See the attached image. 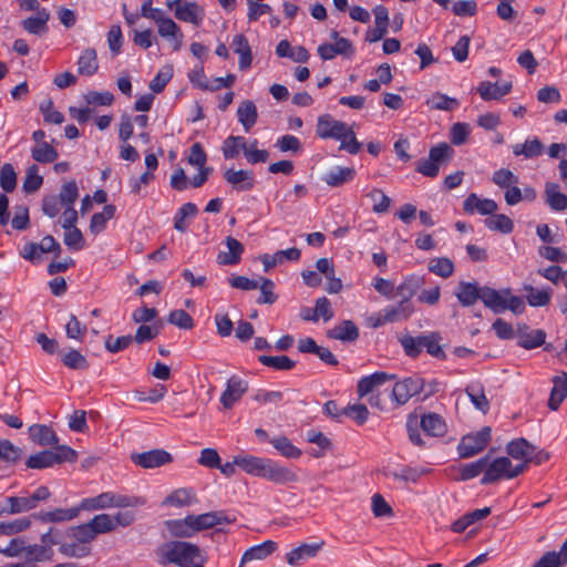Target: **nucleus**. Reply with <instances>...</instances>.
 I'll use <instances>...</instances> for the list:
<instances>
[{"label":"nucleus","mask_w":567,"mask_h":567,"mask_svg":"<svg viewBox=\"0 0 567 567\" xmlns=\"http://www.w3.org/2000/svg\"><path fill=\"white\" fill-rule=\"evenodd\" d=\"M155 557L161 566L204 567L205 557L202 549L188 542L169 540L155 549Z\"/></svg>","instance_id":"obj_1"},{"label":"nucleus","mask_w":567,"mask_h":567,"mask_svg":"<svg viewBox=\"0 0 567 567\" xmlns=\"http://www.w3.org/2000/svg\"><path fill=\"white\" fill-rule=\"evenodd\" d=\"M235 463L249 475L266 478L275 484L285 485L298 481V475L270 458L254 455H237Z\"/></svg>","instance_id":"obj_2"},{"label":"nucleus","mask_w":567,"mask_h":567,"mask_svg":"<svg viewBox=\"0 0 567 567\" xmlns=\"http://www.w3.org/2000/svg\"><path fill=\"white\" fill-rule=\"evenodd\" d=\"M144 502L137 496H127L114 492H104L94 497L83 498L79 504L81 511H102L113 507H136Z\"/></svg>","instance_id":"obj_3"},{"label":"nucleus","mask_w":567,"mask_h":567,"mask_svg":"<svg viewBox=\"0 0 567 567\" xmlns=\"http://www.w3.org/2000/svg\"><path fill=\"white\" fill-rule=\"evenodd\" d=\"M76 453L66 445H58L55 450H44L31 455L27 461L29 468H45L63 462H74Z\"/></svg>","instance_id":"obj_4"},{"label":"nucleus","mask_w":567,"mask_h":567,"mask_svg":"<svg viewBox=\"0 0 567 567\" xmlns=\"http://www.w3.org/2000/svg\"><path fill=\"white\" fill-rule=\"evenodd\" d=\"M453 152V148L446 143L432 147L429 157L417 162L416 172L426 177L437 176L440 166L452 157Z\"/></svg>","instance_id":"obj_5"},{"label":"nucleus","mask_w":567,"mask_h":567,"mask_svg":"<svg viewBox=\"0 0 567 567\" xmlns=\"http://www.w3.org/2000/svg\"><path fill=\"white\" fill-rule=\"evenodd\" d=\"M425 382L419 375H412L396 382L391 392V399L396 406L406 404L411 398L424 390Z\"/></svg>","instance_id":"obj_6"},{"label":"nucleus","mask_w":567,"mask_h":567,"mask_svg":"<svg viewBox=\"0 0 567 567\" xmlns=\"http://www.w3.org/2000/svg\"><path fill=\"white\" fill-rule=\"evenodd\" d=\"M491 427L485 426L474 434L463 436L457 445L458 455L462 458H468L482 452L491 440Z\"/></svg>","instance_id":"obj_7"},{"label":"nucleus","mask_w":567,"mask_h":567,"mask_svg":"<svg viewBox=\"0 0 567 567\" xmlns=\"http://www.w3.org/2000/svg\"><path fill=\"white\" fill-rule=\"evenodd\" d=\"M132 462L142 468H156L173 462L172 455L165 450L156 449L142 453H133Z\"/></svg>","instance_id":"obj_8"},{"label":"nucleus","mask_w":567,"mask_h":567,"mask_svg":"<svg viewBox=\"0 0 567 567\" xmlns=\"http://www.w3.org/2000/svg\"><path fill=\"white\" fill-rule=\"evenodd\" d=\"M349 125L342 121L334 120L330 114L318 117L316 133L320 138H341Z\"/></svg>","instance_id":"obj_9"},{"label":"nucleus","mask_w":567,"mask_h":567,"mask_svg":"<svg viewBox=\"0 0 567 567\" xmlns=\"http://www.w3.org/2000/svg\"><path fill=\"white\" fill-rule=\"evenodd\" d=\"M516 338L519 347L530 350L545 343L546 333L542 329H530L527 324H518Z\"/></svg>","instance_id":"obj_10"},{"label":"nucleus","mask_w":567,"mask_h":567,"mask_svg":"<svg viewBox=\"0 0 567 567\" xmlns=\"http://www.w3.org/2000/svg\"><path fill=\"white\" fill-rule=\"evenodd\" d=\"M509 470L511 460L508 457L502 456L492 462L488 461L481 484L486 485L501 478H508Z\"/></svg>","instance_id":"obj_11"},{"label":"nucleus","mask_w":567,"mask_h":567,"mask_svg":"<svg viewBox=\"0 0 567 567\" xmlns=\"http://www.w3.org/2000/svg\"><path fill=\"white\" fill-rule=\"evenodd\" d=\"M248 383L238 377H231L220 396V403L225 409H231L236 402L247 392Z\"/></svg>","instance_id":"obj_12"},{"label":"nucleus","mask_w":567,"mask_h":567,"mask_svg":"<svg viewBox=\"0 0 567 567\" xmlns=\"http://www.w3.org/2000/svg\"><path fill=\"white\" fill-rule=\"evenodd\" d=\"M513 84L511 81L492 83L489 81H482L476 87L477 93L484 101L501 100L512 91Z\"/></svg>","instance_id":"obj_13"},{"label":"nucleus","mask_w":567,"mask_h":567,"mask_svg":"<svg viewBox=\"0 0 567 567\" xmlns=\"http://www.w3.org/2000/svg\"><path fill=\"white\" fill-rule=\"evenodd\" d=\"M395 375L386 372H375L371 375L363 377L357 386L359 398H364L369 394L379 392L378 388L384 384L386 381L394 380Z\"/></svg>","instance_id":"obj_14"},{"label":"nucleus","mask_w":567,"mask_h":567,"mask_svg":"<svg viewBox=\"0 0 567 567\" xmlns=\"http://www.w3.org/2000/svg\"><path fill=\"white\" fill-rule=\"evenodd\" d=\"M196 534L213 528L217 525L231 523L234 519L229 518L223 511L208 512L199 515H190Z\"/></svg>","instance_id":"obj_15"},{"label":"nucleus","mask_w":567,"mask_h":567,"mask_svg":"<svg viewBox=\"0 0 567 567\" xmlns=\"http://www.w3.org/2000/svg\"><path fill=\"white\" fill-rule=\"evenodd\" d=\"M482 287L473 281H460L454 290V295L463 307H471L481 300Z\"/></svg>","instance_id":"obj_16"},{"label":"nucleus","mask_w":567,"mask_h":567,"mask_svg":"<svg viewBox=\"0 0 567 567\" xmlns=\"http://www.w3.org/2000/svg\"><path fill=\"white\" fill-rule=\"evenodd\" d=\"M498 206L495 200L480 198L476 194H470L463 203V209L467 214L477 212L481 215H493Z\"/></svg>","instance_id":"obj_17"},{"label":"nucleus","mask_w":567,"mask_h":567,"mask_svg":"<svg viewBox=\"0 0 567 567\" xmlns=\"http://www.w3.org/2000/svg\"><path fill=\"white\" fill-rule=\"evenodd\" d=\"M224 178L239 192L250 190L255 185L254 174L247 169L235 171L229 168L224 173Z\"/></svg>","instance_id":"obj_18"},{"label":"nucleus","mask_w":567,"mask_h":567,"mask_svg":"<svg viewBox=\"0 0 567 567\" xmlns=\"http://www.w3.org/2000/svg\"><path fill=\"white\" fill-rule=\"evenodd\" d=\"M50 20V12L42 8L35 17H29L21 21V27L24 31L33 35H44L49 28L48 22Z\"/></svg>","instance_id":"obj_19"},{"label":"nucleus","mask_w":567,"mask_h":567,"mask_svg":"<svg viewBox=\"0 0 567 567\" xmlns=\"http://www.w3.org/2000/svg\"><path fill=\"white\" fill-rule=\"evenodd\" d=\"M165 526L169 535L175 538H189L196 534L190 515L185 518L168 519Z\"/></svg>","instance_id":"obj_20"},{"label":"nucleus","mask_w":567,"mask_h":567,"mask_svg":"<svg viewBox=\"0 0 567 567\" xmlns=\"http://www.w3.org/2000/svg\"><path fill=\"white\" fill-rule=\"evenodd\" d=\"M277 547L278 545L274 540H266L259 545L248 548L241 557L239 567H243L246 563L252 560L266 559L277 549Z\"/></svg>","instance_id":"obj_21"},{"label":"nucleus","mask_w":567,"mask_h":567,"mask_svg":"<svg viewBox=\"0 0 567 567\" xmlns=\"http://www.w3.org/2000/svg\"><path fill=\"white\" fill-rule=\"evenodd\" d=\"M481 292V301L485 307L491 309L494 313L504 312V306L507 296L504 293V290L497 291L491 287L483 286Z\"/></svg>","instance_id":"obj_22"},{"label":"nucleus","mask_w":567,"mask_h":567,"mask_svg":"<svg viewBox=\"0 0 567 567\" xmlns=\"http://www.w3.org/2000/svg\"><path fill=\"white\" fill-rule=\"evenodd\" d=\"M226 246L228 251H220L217 256L219 265H236L240 261L241 254L244 252L243 244L234 237L226 238Z\"/></svg>","instance_id":"obj_23"},{"label":"nucleus","mask_w":567,"mask_h":567,"mask_svg":"<svg viewBox=\"0 0 567 567\" xmlns=\"http://www.w3.org/2000/svg\"><path fill=\"white\" fill-rule=\"evenodd\" d=\"M424 277L412 275L406 277L396 288L395 296L400 297V301L410 302L411 298L424 285Z\"/></svg>","instance_id":"obj_24"},{"label":"nucleus","mask_w":567,"mask_h":567,"mask_svg":"<svg viewBox=\"0 0 567 567\" xmlns=\"http://www.w3.org/2000/svg\"><path fill=\"white\" fill-rule=\"evenodd\" d=\"M545 147L538 137L527 138L524 143H517L512 146L515 156L525 158H535L543 154Z\"/></svg>","instance_id":"obj_25"},{"label":"nucleus","mask_w":567,"mask_h":567,"mask_svg":"<svg viewBox=\"0 0 567 567\" xmlns=\"http://www.w3.org/2000/svg\"><path fill=\"white\" fill-rule=\"evenodd\" d=\"M80 514L79 507L72 508H55L53 511H47L39 513L35 518L42 523H61L69 522L78 517Z\"/></svg>","instance_id":"obj_26"},{"label":"nucleus","mask_w":567,"mask_h":567,"mask_svg":"<svg viewBox=\"0 0 567 567\" xmlns=\"http://www.w3.org/2000/svg\"><path fill=\"white\" fill-rule=\"evenodd\" d=\"M29 434L31 440L41 446L55 445L59 442L55 432L44 424L31 425Z\"/></svg>","instance_id":"obj_27"},{"label":"nucleus","mask_w":567,"mask_h":567,"mask_svg":"<svg viewBox=\"0 0 567 567\" xmlns=\"http://www.w3.org/2000/svg\"><path fill=\"white\" fill-rule=\"evenodd\" d=\"M546 203L556 212L567 209V196L560 190L556 183L547 182L545 184Z\"/></svg>","instance_id":"obj_28"},{"label":"nucleus","mask_w":567,"mask_h":567,"mask_svg":"<svg viewBox=\"0 0 567 567\" xmlns=\"http://www.w3.org/2000/svg\"><path fill=\"white\" fill-rule=\"evenodd\" d=\"M355 171L352 167L337 166L324 174L322 181L331 186L339 187L354 178Z\"/></svg>","instance_id":"obj_29"},{"label":"nucleus","mask_w":567,"mask_h":567,"mask_svg":"<svg viewBox=\"0 0 567 567\" xmlns=\"http://www.w3.org/2000/svg\"><path fill=\"white\" fill-rule=\"evenodd\" d=\"M382 311L385 321L399 322L408 320L413 315L414 307L411 302L400 301L395 306H386Z\"/></svg>","instance_id":"obj_30"},{"label":"nucleus","mask_w":567,"mask_h":567,"mask_svg":"<svg viewBox=\"0 0 567 567\" xmlns=\"http://www.w3.org/2000/svg\"><path fill=\"white\" fill-rule=\"evenodd\" d=\"M237 118L244 126L245 132H249L258 118L255 103L250 100L243 101L237 109Z\"/></svg>","instance_id":"obj_31"},{"label":"nucleus","mask_w":567,"mask_h":567,"mask_svg":"<svg viewBox=\"0 0 567 567\" xmlns=\"http://www.w3.org/2000/svg\"><path fill=\"white\" fill-rule=\"evenodd\" d=\"M320 544H302L299 547L289 551L286 556L287 563L291 566H297L301 560L315 557L322 547Z\"/></svg>","instance_id":"obj_32"},{"label":"nucleus","mask_w":567,"mask_h":567,"mask_svg":"<svg viewBox=\"0 0 567 567\" xmlns=\"http://www.w3.org/2000/svg\"><path fill=\"white\" fill-rule=\"evenodd\" d=\"M99 70L97 54L95 49H85L78 60V72L81 75L92 76Z\"/></svg>","instance_id":"obj_33"},{"label":"nucleus","mask_w":567,"mask_h":567,"mask_svg":"<svg viewBox=\"0 0 567 567\" xmlns=\"http://www.w3.org/2000/svg\"><path fill=\"white\" fill-rule=\"evenodd\" d=\"M421 427L431 436H443L446 432L444 420L436 413L424 414L421 417Z\"/></svg>","instance_id":"obj_34"},{"label":"nucleus","mask_w":567,"mask_h":567,"mask_svg":"<svg viewBox=\"0 0 567 567\" xmlns=\"http://www.w3.org/2000/svg\"><path fill=\"white\" fill-rule=\"evenodd\" d=\"M328 337L343 342H352L358 339L359 330L352 321L344 320L340 324L331 329L328 332Z\"/></svg>","instance_id":"obj_35"},{"label":"nucleus","mask_w":567,"mask_h":567,"mask_svg":"<svg viewBox=\"0 0 567 567\" xmlns=\"http://www.w3.org/2000/svg\"><path fill=\"white\" fill-rule=\"evenodd\" d=\"M231 45L234 51L239 54V69L247 70L251 65L252 56L249 43L244 34L234 37Z\"/></svg>","instance_id":"obj_36"},{"label":"nucleus","mask_w":567,"mask_h":567,"mask_svg":"<svg viewBox=\"0 0 567 567\" xmlns=\"http://www.w3.org/2000/svg\"><path fill=\"white\" fill-rule=\"evenodd\" d=\"M567 396V373H563L559 377H555L554 386L550 392L548 400V406L551 410H557L561 402Z\"/></svg>","instance_id":"obj_37"},{"label":"nucleus","mask_w":567,"mask_h":567,"mask_svg":"<svg viewBox=\"0 0 567 567\" xmlns=\"http://www.w3.org/2000/svg\"><path fill=\"white\" fill-rule=\"evenodd\" d=\"M506 451L515 460L528 461L529 455L535 451V446L532 445L527 440L520 437L511 441Z\"/></svg>","instance_id":"obj_38"},{"label":"nucleus","mask_w":567,"mask_h":567,"mask_svg":"<svg viewBox=\"0 0 567 567\" xmlns=\"http://www.w3.org/2000/svg\"><path fill=\"white\" fill-rule=\"evenodd\" d=\"M525 297L529 306L544 307L549 303L551 297V289L544 288L537 289L530 285L524 286Z\"/></svg>","instance_id":"obj_39"},{"label":"nucleus","mask_w":567,"mask_h":567,"mask_svg":"<svg viewBox=\"0 0 567 567\" xmlns=\"http://www.w3.org/2000/svg\"><path fill=\"white\" fill-rule=\"evenodd\" d=\"M247 146V141L244 136H228L223 143V155L225 158H236L239 155V152H245Z\"/></svg>","instance_id":"obj_40"},{"label":"nucleus","mask_w":567,"mask_h":567,"mask_svg":"<svg viewBox=\"0 0 567 567\" xmlns=\"http://www.w3.org/2000/svg\"><path fill=\"white\" fill-rule=\"evenodd\" d=\"M258 361L278 371H290L296 367V362L287 355H259Z\"/></svg>","instance_id":"obj_41"},{"label":"nucleus","mask_w":567,"mask_h":567,"mask_svg":"<svg viewBox=\"0 0 567 567\" xmlns=\"http://www.w3.org/2000/svg\"><path fill=\"white\" fill-rule=\"evenodd\" d=\"M427 268L432 274L444 279L451 277L454 272V264L447 257H435L430 259Z\"/></svg>","instance_id":"obj_42"},{"label":"nucleus","mask_w":567,"mask_h":567,"mask_svg":"<svg viewBox=\"0 0 567 567\" xmlns=\"http://www.w3.org/2000/svg\"><path fill=\"white\" fill-rule=\"evenodd\" d=\"M114 205H105L103 212L95 213L90 221V230L93 234H99L105 229L107 220L112 219L115 215Z\"/></svg>","instance_id":"obj_43"},{"label":"nucleus","mask_w":567,"mask_h":567,"mask_svg":"<svg viewBox=\"0 0 567 567\" xmlns=\"http://www.w3.org/2000/svg\"><path fill=\"white\" fill-rule=\"evenodd\" d=\"M269 442L282 456L287 458H298L301 455V451L284 435L272 437Z\"/></svg>","instance_id":"obj_44"},{"label":"nucleus","mask_w":567,"mask_h":567,"mask_svg":"<svg viewBox=\"0 0 567 567\" xmlns=\"http://www.w3.org/2000/svg\"><path fill=\"white\" fill-rule=\"evenodd\" d=\"M488 456H484L475 462L463 464L460 466V481H468L478 476L482 472L485 473L487 466Z\"/></svg>","instance_id":"obj_45"},{"label":"nucleus","mask_w":567,"mask_h":567,"mask_svg":"<svg viewBox=\"0 0 567 567\" xmlns=\"http://www.w3.org/2000/svg\"><path fill=\"white\" fill-rule=\"evenodd\" d=\"M175 17L185 22L198 25L202 21L199 9L195 3H185L175 8Z\"/></svg>","instance_id":"obj_46"},{"label":"nucleus","mask_w":567,"mask_h":567,"mask_svg":"<svg viewBox=\"0 0 567 567\" xmlns=\"http://www.w3.org/2000/svg\"><path fill=\"white\" fill-rule=\"evenodd\" d=\"M426 105L432 110L453 111L458 107L460 103L456 99L437 92L427 99Z\"/></svg>","instance_id":"obj_47"},{"label":"nucleus","mask_w":567,"mask_h":567,"mask_svg":"<svg viewBox=\"0 0 567 567\" xmlns=\"http://www.w3.org/2000/svg\"><path fill=\"white\" fill-rule=\"evenodd\" d=\"M198 209L195 204L186 203L184 204L174 217V228L181 233L186 231L188 228V224L186 223V218L195 217Z\"/></svg>","instance_id":"obj_48"},{"label":"nucleus","mask_w":567,"mask_h":567,"mask_svg":"<svg viewBox=\"0 0 567 567\" xmlns=\"http://www.w3.org/2000/svg\"><path fill=\"white\" fill-rule=\"evenodd\" d=\"M466 393L474 404V406L483 413H486L489 409V402L483 391V388L478 384H471L466 388Z\"/></svg>","instance_id":"obj_49"},{"label":"nucleus","mask_w":567,"mask_h":567,"mask_svg":"<svg viewBox=\"0 0 567 567\" xmlns=\"http://www.w3.org/2000/svg\"><path fill=\"white\" fill-rule=\"evenodd\" d=\"M31 155L35 162L47 164L54 162L59 153L49 143H40L32 148Z\"/></svg>","instance_id":"obj_50"},{"label":"nucleus","mask_w":567,"mask_h":567,"mask_svg":"<svg viewBox=\"0 0 567 567\" xmlns=\"http://www.w3.org/2000/svg\"><path fill=\"white\" fill-rule=\"evenodd\" d=\"M485 225L491 230H497L503 234H509L514 229L513 220L504 214H497L485 219Z\"/></svg>","instance_id":"obj_51"},{"label":"nucleus","mask_w":567,"mask_h":567,"mask_svg":"<svg viewBox=\"0 0 567 567\" xmlns=\"http://www.w3.org/2000/svg\"><path fill=\"white\" fill-rule=\"evenodd\" d=\"M404 353L410 358H416L423 350V336H403L399 339Z\"/></svg>","instance_id":"obj_52"},{"label":"nucleus","mask_w":567,"mask_h":567,"mask_svg":"<svg viewBox=\"0 0 567 567\" xmlns=\"http://www.w3.org/2000/svg\"><path fill=\"white\" fill-rule=\"evenodd\" d=\"M31 526V520L28 517H21L11 522H1L0 523V536L6 535H14L21 532L27 530Z\"/></svg>","instance_id":"obj_53"},{"label":"nucleus","mask_w":567,"mask_h":567,"mask_svg":"<svg viewBox=\"0 0 567 567\" xmlns=\"http://www.w3.org/2000/svg\"><path fill=\"white\" fill-rule=\"evenodd\" d=\"M61 360L65 367L72 370H85L89 367L86 358L75 349L64 353Z\"/></svg>","instance_id":"obj_54"},{"label":"nucleus","mask_w":567,"mask_h":567,"mask_svg":"<svg viewBox=\"0 0 567 567\" xmlns=\"http://www.w3.org/2000/svg\"><path fill=\"white\" fill-rule=\"evenodd\" d=\"M194 501V493L189 488H178L171 493L166 499L165 504L172 505V506H186L190 505Z\"/></svg>","instance_id":"obj_55"},{"label":"nucleus","mask_w":567,"mask_h":567,"mask_svg":"<svg viewBox=\"0 0 567 567\" xmlns=\"http://www.w3.org/2000/svg\"><path fill=\"white\" fill-rule=\"evenodd\" d=\"M367 197L372 202V210L377 214L388 212L391 199L379 188H373L367 194Z\"/></svg>","instance_id":"obj_56"},{"label":"nucleus","mask_w":567,"mask_h":567,"mask_svg":"<svg viewBox=\"0 0 567 567\" xmlns=\"http://www.w3.org/2000/svg\"><path fill=\"white\" fill-rule=\"evenodd\" d=\"M340 141V150H343L350 154H358L362 147V144L357 140L355 134L351 126H349L341 138H337Z\"/></svg>","instance_id":"obj_57"},{"label":"nucleus","mask_w":567,"mask_h":567,"mask_svg":"<svg viewBox=\"0 0 567 567\" xmlns=\"http://www.w3.org/2000/svg\"><path fill=\"white\" fill-rule=\"evenodd\" d=\"M258 141L254 140L245 148L244 155L248 163L257 164L265 163L269 158V153L266 150H258Z\"/></svg>","instance_id":"obj_58"},{"label":"nucleus","mask_w":567,"mask_h":567,"mask_svg":"<svg viewBox=\"0 0 567 567\" xmlns=\"http://www.w3.org/2000/svg\"><path fill=\"white\" fill-rule=\"evenodd\" d=\"M87 523L90 524L96 536L99 534H106L113 532V519L112 516L109 514L95 515Z\"/></svg>","instance_id":"obj_59"},{"label":"nucleus","mask_w":567,"mask_h":567,"mask_svg":"<svg viewBox=\"0 0 567 567\" xmlns=\"http://www.w3.org/2000/svg\"><path fill=\"white\" fill-rule=\"evenodd\" d=\"M22 451L9 440L0 441V460L8 463H16L20 460Z\"/></svg>","instance_id":"obj_60"},{"label":"nucleus","mask_w":567,"mask_h":567,"mask_svg":"<svg viewBox=\"0 0 567 567\" xmlns=\"http://www.w3.org/2000/svg\"><path fill=\"white\" fill-rule=\"evenodd\" d=\"M0 186L7 192L11 193L17 186V174L11 164H4L0 172Z\"/></svg>","instance_id":"obj_61"},{"label":"nucleus","mask_w":567,"mask_h":567,"mask_svg":"<svg viewBox=\"0 0 567 567\" xmlns=\"http://www.w3.org/2000/svg\"><path fill=\"white\" fill-rule=\"evenodd\" d=\"M56 197L62 202L63 206L74 205L79 197V187L75 181L65 183Z\"/></svg>","instance_id":"obj_62"},{"label":"nucleus","mask_w":567,"mask_h":567,"mask_svg":"<svg viewBox=\"0 0 567 567\" xmlns=\"http://www.w3.org/2000/svg\"><path fill=\"white\" fill-rule=\"evenodd\" d=\"M38 172H39V167L37 165H31L27 169V176L23 181L24 192L34 193L41 187V185L43 183V178H42V176H40L38 174Z\"/></svg>","instance_id":"obj_63"},{"label":"nucleus","mask_w":567,"mask_h":567,"mask_svg":"<svg viewBox=\"0 0 567 567\" xmlns=\"http://www.w3.org/2000/svg\"><path fill=\"white\" fill-rule=\"evenodd\" d=\"M492 181L501 188H507L518 183V176L507 168H501L493 173Z\"/></svg>","instance_id":"obj_64"}]
</instances>
